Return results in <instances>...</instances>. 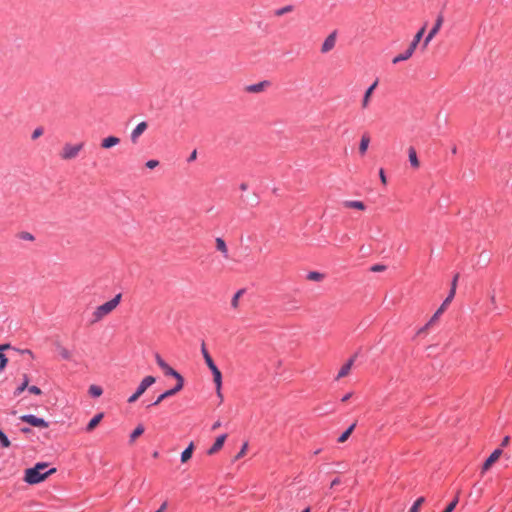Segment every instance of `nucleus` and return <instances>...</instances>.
Segmentation results:
<instances>
[{
    "label": "nucleus",
    "instance_id": "60",
    "mask_svg": "<svg viewBox=\"0 0 512 512\" xmlns=\"http://www.w3.org/2000/svg\"><path fill=\"white\" fill-rule=\"evenodd\" d=\"M24 352H25L26 354H30V355L32 354V352H31L30 350H25Z\"/></svg>",
    "mask_w": 512,
    "mask_h": 512
},
{
    "label": "nucleus",
    "instance_id": "51",
    "mask_svg": "<svg viewBox=\"0 0 512 512\" xmlns=\"http://www.w3.org/2000/svg\"><path fill=\"white\" fill-rule=\"evenodd\" d=\"M340 483H341L340 478L337 477L331 481L330 487L333 488Z\"/></svg>",
    "mask_w": 512,
    "mask_h": 512
},
{
    "label": "nucleus",
    "instance_id": "58",
    "mask_svg": "<svg viewBox=\"0 0 512 512\" xmlns=\"http://www.w3.org/2000/svg\"><path fill=\"white\" fill-rule=\"evenodd\" d=\"M158 456H159V453H158L157 451H155V452L153 453V457H154V458H157Z\"/></svg>",
    "mask_w": 512,
    "mask_h": 512
},
{
    "label": "nucleus",
    "instance_id": "59",
    "mask_svg": "<svg viewBox=\"0 0 512 512\" xmlns=\"http://www.w3.org/2000/svg\"><path fill=\"white\" fill-rule=\"evenodd\" d=\"M456 151H457L456 147H453V149H452V153H453V154H455V153H456Z\"/></svg>",
    "mask_w": 512,
    "mask_h": 512
},
{
    "label": "nucleus",
    "instance_id": "18",
    "mask_svg": "<svg viewBox=\"0 0 512 512\" xmlns=\"http://www.w3.org/2000/svg\"><path fill=\"white\" fill-rule=\"evenodd\" d=\"M414 52L415 51H413V48L408 47L403 53L395 56L392 60V63L397 64L399 62L408 60L413 55Z\"/></svg>",
    "mask_w": 512,
    "mask_h": 512
},
{
    "label": "nucleus",
    "instance_id": "12",
    "mask_svg": "<svg viewBox=\"0 0 512 512\" xmlns=\"http://www.w3.org/2000/svg\"><path fill=\"white\" fill-rule=\"evenodd\" d=\"M445 308L446 307L441 304V306L436 310L431 319L418 330L417 334H422L424 331H426L427 328L440 317V315L444 312Z\"/></svg>",
    "mask_w": 512,
    "mask_h": 512
},
{
    "label": "nucleus",
    "instance_id": "20",
    "mask_svg": "<svg viewBox=\"0 0 512 512\" xmlns=\"http://www.w3.org/2000/svg\"><path fill=\"white\" fill-rule=\"evenodd\" d=\"M425 30H426V26H423L417 33L416 35L414 36L412 42L410 43L409 45V48H413V51L416 50L418 44L420 43L424 33H425Z\"/></svg>",
    "mask_w": 512,
    "mask_h": 512
},
{
    "label": "nucleus",
    "instance_id": "42",
    "mask_svg": "<svg viewBox=\"0 0 512 512\" xmlns=\"http://www.w3.org/2000/svg\"><path fill=\"white\" fill-rule=\"evenodd\" d=\"M42 134H43V128H42V127H37V128L33 131L32 135H31V138H32L33 140H36V139H37V138H39Z\"/></svg>",
    "mask_w": 512,
    "mask_h": 512
},
{
    "label": "nucleus",
    "instance_id": "24",
    "mask_svg": "<svg viewBox=\"0 0 512 512\" xmlns=\"http://www.w3.org/2000/svg\"><path fill=\"white\" fill-rule=\"evenodd\" d=\"M193 449H194V445H193V442H191L188 445V447H186L184 449V451L181 453V462L182 463L187 462L191 458L192 453H193Z\"/></svg>",
    "mask_w": 512,
    "mask_h": 512
},
{
    "label": "nucleus",
    "instance_id": "23",
    "mask_svg": "<svg viewBox=\"0 0 512 512\" xmlns=\"http://www.w3.org/2000/svg\"><path fill=\"white\" fill-rule=\"evenodd\" d=\"M369 143H370V137L367 134H364L361 137L360 144H359L360 154L364 155L366 153Z\"/></svg>",
    "mask_w": 512,
    "mask_h": 512
},
{
    "label": "nucleus",
    "instance_id": "27",
    "mask_svg": "<svg viewBox=\"0 0 512 512\" xmlns=\"http://www.w3.org/2000/svg\"><path fill=\"white\" fill-rule=\"evenodd\" d=\"M144 430V426L142 424H139L129 436L130 443H133L137 439V437L141 436L144 433Z\"/></svg>",
    "mask_w": 512,
    "mask_h": 512
},
{
    "label": "nucleus",
    "instance_id": "17",
    "mask_svg": "<svg viewBox=\"0 0 512 512\" xmlns=\"http://www.w3.org/2000/svg\"><path fill=\"white\" fill-rule=\"evenodd\" d=\"M269 85L268 81H261L259 83L251 84L246 87V91L249 93H259L264 90L266 86Z\"/></svg>",
    "mask_w": 512,
    "mask_h": 512
},
{
    "label": "nucleus",
    "instance_id": "26",
    "mask_svg": "<svg viewBox=\"0 0 512 512\" xmlns=\"http://www.w3.org/2000/svg\"><path fill=\"white\" fill-rule=\"evenodd\" d=\"M408 156H409V162H410L411 166L414 167V168H418L419 167V161H418V158H417L416 151H415V149L413 147L409 148Z\"/></svg>",
    "mask_w": 512,
    "mask_h": 512
},
{
    "label": "nucleus",
    "instance_id": "25",
    "mask_svg": "<svg viewBox=\"0 0 512 512\" xmlns=\"http://www.w3.org/2000/svg\"><path fill=\"white\" fill-rule=\"evenodd\" d=\"M344 206L347 208H353V209H358V210L365 209V204L362 201H358V200L346 201L344 203Z\"/></svg>",
    "mask_w": 512,
    "mask_h": 512
},
{
    "label": "nucleus",
    "instance_id": "1",
    "mask_svg": "<svg viewBox=\"0 0 512 512\" xmlns=\"http://www.w3.org/2000/svg\"><path fill=\"white\" fill-rule=\"evenodd\" d=\"M48 464L39 462L34 467L25 470L24 481L30 485L38 484L45 480L50 474L55 471V468L46 470Z\"/></svg>",
    "mask_w": 512,
    "mask_h": 512
},
{
    "label": "nucleus",
    "instance_id": "54",
    "mask_svg": "<svg viewBox=\"0 0 512 512\" xmlns=\"http://www.w3.org/2000/svg\"><path fill=\"white\" fill-rule=\"evenodd\" d=\"M508 443H509V436H505V437L503 438V440H502L501 446H502V447H505V446H507V445H508Z\"/></svg>",
    "mask_w": 512,
    "mask_h": 512
},
{
    "label": "nucleus",
    "instance_id": "48",
    "mask_svg": "<svg viewBox=\"0 0 512 512\" xmlns=\"http://www.w3.org/2000/svg\"><path fill=\"white\" fill-rule=\"evenodd\" d=\"M489 299L493 307L496 308V295L494 290L490 293Z\"/></svg>",
    "mask_w": 512,
    "mask_h": 512
},
{
    "label": "nucleus",
    "instance_id": "21",
    "mask_svg": "<svg viewBox=\"0 0 512 512\" xmlns=\"http://www.w3.org/2000/svg\"><path fill=\"white\" fill-rule=\"evenodd\" d=\"M216 249L223 254L224 258L229 257L227 245L221 237L216 238Z\"/></svg>",
    "mask_w": 512,
    "mask_h": 512
},
{
    "label": "nucleus",
    "instance_id": "3",
    "mask_svg": "<svg viewBox=\"0 0 512 512\" xmlns=\"http://www.w3.org/2000/svg\"><path fill=\"white\" fill-rule=\"evenodd\" d=\"M201 353L203 355L205 363L207 364V366L209 367V369L211 370V372L213 374V380L216 385V390H217L218 395L220 396L221 395V385H222V374H221L220 370L218 369V367L216 366V364L214 363L209 352L207 351L204 343L202 344V347H201Z\"/></svg>",
    "mask_w": 512,
    "mask_h": 512
},
{
    "label": "nucleus",
    "instance_id": "28",
    "mask_svg": "<svg viewBox=\"0 0 512 512\" xmlns=\"http://www.w3.org/2000/svg\"><path fill=\"white\" fill-rule=\"evenodd\" d=\"M28 384H29V379H28V376L25 374L23 377V382L21 383V385H19L15 389L14 396H19L25 389L28 388Z\"/></svg>",
    "mask_w": 512,
    "mask_h": 512
},
{
    "label": "nucleus",
    "instance_id": "52",
    "mask_svg": "<svg viewBox=\"0 0 512 512\" xmlns=\"http://www.w3.org/2000/svg\"><path fill=\"white\" fill-rule=\"evenodd\" d=\"M351 397H352V392H349V393L345 394V395L341 398V401H342V402H346V401H348Z\"/></svg>",
    "mask_w": 512,
    "mask_h": 512
},
{
    "label": "nucleus",
    "instance_id": "44",
    "mask_svg": "<svg viewBox=\"0 0 512 512\" xmlns=\"http://www.w3.org/2000/svg\"><path fill=\"white\" fill-rule=\"evenodd\" d=\"M435 34L433 32H430L427 34L423 41V47H427V45L430 43V41L434 38Z\"/></svg>",
    "mask_w": 512,
    "mask_h": 512
},
{
    "label": "nucleus",
    "instance_id": "53",
    "mask_svg": "<svg viewBox=\"0 0 512 512\" xmlns=\"http://www.w3.org/2000/svg\"><path fill=\"white\" fill-rule=\"evenodd\" d=\"M167 508V502H164L155 512H164Z\"/></svg>",
    "mask_w": 512,
    "mask_h": 512
},
{
    "label": "nucleus",
    "instance_id": "7",
    "mask_svg": "<svg viewBox=\"0 0 512 512\" xmlns=\"http://www.w3.org/2000/svg\"><path fill=\"white\" fill-rule=\"evenodd\" d=\"M155 360L157 365L163 370L165 375L172 376L176 380L184 379L180 373H178L175 369H173L171 366H169L165 360L160 356V354H155Z\"/></svg>",
    "mask_w": 512,
    "mask_h": 512
},
{
    "label": "nucleus",
    "instance_id": "2",
    "mask_svg": "<svg viewBox=\"0 0 512 512\" xmlns=\"http://www.w3.org/2000/svg\"><path fill=\"white\" fill-rule=\"evenodd\" d=\"M121 297V293H118L111 300L98 306L92 314L93 318L91 320V323H96L100 321L103 317L111 313L119 305Z\"/></svg>",
    "mask_w": 512,
    "mask_h": 512
},
{
    "label": "nucleus",
    "instance_id": "15",
    "mask_svg": "<svg viewBox=\"0 0 512 512\" xmlns=\"http://www.w3.org/2000/svg\"><path fill=\"white\" fill-rule=\"evenodd\" d=\"M354 360H355V356L351 357L342 367L341 369L339 370L337 376H336V380H339L340 378H343L345 376L348 375V373L350 372L351 370V367L353 366V363H354Z\"/></svg>",
    "mask_w": 512,
    "mask_h": 512
},
{
    "label": "nucleus",
    "instance_id": "11",
    "mask_svg": "<svg viewBox=\"0 0 512 512\" xmlns=\"http://www.w3.org/2000/svg\"><path fill=\"white\" fill-rule=\"evenodd\" d=\"M226 438H227V434H221V435H219V436L216 438V440H215L214 444H213V445L208 449L207 453H208L209 455H213V454H215L217 451H219V450L223 447V444H224V442H225Z\"/></svg>",
    "mask_w": 512,
    "mask_h": 512
},
{
    "label": "nucleus",
    "instance_id": "45",
    "mask_svg": "<svg viewBox=\"0 0 512 512\" xmlns=\"http://www.w3.org/2000/svg\"><path fill=\"white\" fill-rule=\"evenodd\" d=\"M435 34L433 32H430L427 34L423 41V47H427V45L430 43V41L434 38Z\"/></svg>",
    "mask_w": 512,
    "mask_h": 512
},
{
    "label": "nucleus",
    "instance_id": "35",
    "mask_svg": "<svg viewBox=\"0 0 512 512\" xmlns=\"http://www.w3.org/2000/svg\"><path fill=\"white\" fill-rule=\"evenodd\" d=\"M294 7L292 5H286L284 7H281V8H278L275 10L274 14L276 16H282L286 13H289L291 11H293Z\"/></svg>",
    "mask_w": 512,
    "mask_h": 512
},
{
    "label": "nucleus",
    "instance_id": "16",
    "mask_svg": "<svg viewBox=\"0 0 512 512\" xmlns=\"http://www.w3.org/2000/svg\"><path fill=\"white\" fill-rule=\"evenodd\" d=\"M378 81L376 80L372 85H370L367 90L364 93L363 99H362V108H367L369 106L370 97L377 87Z\"/></svg>",
    "mask_w": 512,
    "mask_h": 512
},
{
    "label": "nucleus",
    "instance_id": "41",
    "mask_svg": "<svg viewBox=\"0 0 512 512\" xmlns=\"http://www.w3.org/2000/svg\"><path fill=\"white\" fill-rule=\"evenodd\" d=\"M458 503V498L453 499L443 512H452Z\"/></svg>",
    "mask_w": 512,
    "mask_h": 512
},
{
    "label": "nucleus",
    "instance_id": "14",
    "mask_svg": "<svg viewBox=\"0 0 512 512\" xmlns=\"http://www.w3.org/2000/svg\"><path fill=\"white\" fill-rule=\"evenodd\" d=\"M458 278H459V274H456L453 279H452V282H451V289L447 295V297L445 298V300L443 301L442 305H444L445 307L453 300L454 296H455V292H456V286H457V281H458Z\"/></svg>",
    "mask_w": 512,
    "mask_h": 512
},
{
    "label": "nucleus",
    "instance_id": "29",
    "mask_svg": "<svg viewBox=\"0 0 512 512\" xmlns=\"http://www.w3.org/2000/svg\"><path fill=\"white\" fill-rule=\"evenodd\" d=\"M356 427V423H353L351 424L339 437H338V442L340 443H343L345 442L348 437L350 436V434L352 433V431L354 430V428Z\"/></svg>",
    "mask_w": 512,
    "mask_h": 512
},
{
    "label": "nucleus",
    "instance_id": "5",
    "mask_svg": "<svg viewBox=\"0 0 512 512\" xmlns=\"http://www.w3.org/2000/svg\"><path fill=\"white\" fill-rule=\"evenodd\" d=\"M84 144L78 143V144H65L62 152L60 154L61 158L63 160H71L78 156L79 152L83 149Z\"/></svg>",
    "mask_w": 512,
    "mask_h": 512
},
{
    "label": "nucleus",
    "instance_id": "49",
    "mask_svg": "<svg viewBox=\"0 0 512 512\" xmlns=\"http://www.w3.org/2000/svg\"><path fill=\"white\" fill-rule=\"evenodd\" d=\"M379 176H380L381 182L385 185L387 183V180H386V175H385V172L383 169H380Z\"/></svg>",
    "mask_w": 512,
    "mask_h": 512
},
{
    "label": "nucleus",
    "instance_id": "50",
    "mask_svg": "<svg viewBox=\"0 0 512 512\" xmlns=\"http://www.w3.org/2000/svg\"><path fill=\"white\" fill-rule=\"evenodd\" d=\"M196 158H197V151H196V150H193V151H192V153L190 154V156L188 157L187 161H188V162H192V161H194Z\"/></svg>",
    "mask_w": 512,
    "mask_h": 512
},
{
    "label": "nucleus",
    "instance_id": "36",
    "mask_svg": "<svg viewBox=\"0 0 512 512\" xmlns=\"http://www.w3.org/2000/svg\"><path fill=\"white\" fill-rule=\"evenodd\" d=\"M0 444L3 448H8L11 445V442L7 435L0 429Z\"/></svg>",
    "mask_w": 512,
    "mask_h": 512
},
{
    "label": "nucleus",
    "instance_id": "37",
    "mask_svg": "<svg viewBox=\"0 0 512 512\" xmlns=\"http://www.w3.org/2000/svg\"><path fill=\"white\" fill-rule=\"evenodd\" d=\"M425 502L424 497H419L411 506L409 512H419L420 506Z\"/></svg>",
    "mask_w": 512,
    "mask_h": 512
},
{
    "label": "nucleus",
    "instance_id": "6",
    "mask_svg": "<svg viewBox=\"0 0 512 512\" xmlns=\"http://www.w3.org/2000/svg\"><path fill=\"white\" fill-rule=\"evenodd\" d=\"M183 386H184V379L177 380V383L173 388L168 389V390L164 391L162 394H160L152 404L148 405V407L156 406V405L160 404L164 399L171 397V396L175 395L176 393H178L180 390H182Z\"/></svg>",
    "mask_w": 512,
    "mask_h": 512
},
{
    "label": "nucleus",
    "instance_id": "19",
    "mask_svg": "<svg viewBox=\"0 0 512 512\" xmlns=\"http://www.w3.org/2000/svg\"><path fill=\"white\" fill-rule=\"evenodd\" d=\"M120 139L116 136H109L104 138L101 142V147L104 149L112 148L113 146L119 144Z\"/></svg>",
    "mask_w": 512,
    "mask_h": 512
},
{
    "label": "nucleus",
    "instance_id": "31",
    "mask_svg": "<svg viewBox=\"0 0 512 512\" xmlns=\"http://www.w3.org/2000/svg\"><path fill=\"white\" fill-rule=\"evenodd\" d=\"M88 392H89L90 396H92V397L96 398V397H99V396H101V395H102L103 390H102V388H101L100 386H98V385H91V386L89 387Z\"/></svg>",
    "mask_w": 512,
    "mask_h": 512
},
{
    "label": "nucleus",
    "instance_id": "10",
    "mask_svg": "<svg viewBox=\"0 0 512 512\" xmlns=\"http://www.w3.org/2000/svg\"><path fill=\"white\" fill-rule=\"evenodd\" d=\"M148 127L147 122H140L131 132L130 139L131 142L136 144L138 142L139 137L146 131Z\"/></svg>",
    "mask_w": 512,
    "mask_h": 512
},
{
    "label": "nucleus",
    "instance_id": "13",
    "mask_svg": "<svg viewBox=\"0 0 512 512\" xmlns=\"http://www.w3.org/2000/svg\"><path fill=\"white\" fill-rule=\"evenodd\" d=\"M502 450L500 448L495 449L490 456L485 460L482 469L488 470L491 465L501 456Z\"/></svg>",
    "mask_w": 512,
    "mask_h": 512
},
{
    "label": "nucleus",
    "instance_id": "55",
    "mask_svg": "<svg viewBox=\"0 0 512 512\" xmlns=\"http://www.w3.org/2000/svg\"><path fill=\"white\" fill-rule=\"evenodd\" d=\"M240 189H241L242 191H246V190L248 189V185H247L246 183H242V184L240 185Z\"/></svg>",
    "mask_w": 512,
    "mask_h": 512
},
{
    "label": "nucleus",
    "instance_id": "47",
    "mask_svg": "<svg viewBox=\"0 0 512 512\" xmlns=\"http://www.w3.org/2000/svg\"><path fill=\"white\" fill-rule=\"evenodd\" d=\"M247 446H248V444H247V443H244V444H243V446H242L241 450L239 451V453H238V454L236 455V457H235V458H236V460H237V459H240L242 456H244V455H245L246 450H247Z\"/></svg>",
    "mask_w": 512,
    "mask_h": 512
},
{
    "label": "nucleus",
    "instance_id": "9",
    "mask_svg": "<svg viewBox=\"0 0 512 512\" xmlns=\"http://www.w3.org/2000/svg\"><path fill=\"white\" fill-rule=\"evenodd\" d=\"M336 38H337V32L336 31H333L332 33H330L326 37V39L324 40V42H323V44L321 46V52L322 53H328L329 51H331L335 47Z\"/></svg>",
    "mask_w": 512,
    "mask_h": 512
},
{
    "label": "nucleus",
    "instance_id": "56",
    "mask_svg": "<svg viewBox=\"0 0 512 512\" xmlns=\"http://www.w3.org/2000/svg\"><path fill=\"white\" fill-rule=\"evenodd\" d=\"M221 425V423L219 421L215 422L213 425H212V429L215 430L217 428H219Z\"/></svg>",
    "mask_w": 512,
    "mask_h": 512
},
{
    "label": "nucleus",
    "instance_id": "43",
    "mask_svg": "<svg viewBox=\"0 0 512 512\" xmlns=\"http://www.w3.org/2000/svg\"><path fill=\"white\" fill-rule=\"evenodd\" d=\"M145 165L149 169H154L155 167H157L159 165V161L151 159V160H148Z\"/></svg>",
    "mask_w": 512,
    "mask_h": 512
},
{
    "label": "nucleus",
    "instance_id": "4",
    "mask_svg": "<svg viewBox=\"0 0 512 512\" xmlns=\"http://www.w3.org/2000/svg\"><path fill=\"white\" fill-rule=\"evenodd\" d=\"M155 382L156 378L154 376H146L143 378L136 391L128 398V403H134Z\"/></svg>",
    "mask_w": 512,
    "mask_h": 512
},
{
    "label": "nucleus",
    "instance_id": "38",
    "mask_svg": "<svg viewBox=\"0 0 512 512\" xmlns=\"http://www.w3.org/2000/svg\"><path fill=\"white\" fill-rule=\"evenodd\" d=\"M17 237L23 241H33L35 238L30 232L22 231L18 233Z\"/></svg>",
    "mask_w": 512,
    "mask_h": 512
},
{
    "label": "nucleus",
    "instance_id": "40",
    "mask_svg": "<svg viewBox=\"0 0 512 512\" xmlns=\"http://www.w3.org/2000/svg\"><path fill=\"white\" fill-rule=\"evenodd\" d=\"M27 390H28L31 394H34V395H41V394H42L41 389H40L38 386H35V385H31V386H29V385H28Z\"/></svg>",
    "mask_w": 512,
    "mask_h": 512
},
{
    "label": "nucleus",
    "instance_id": "39",
    "mask_svg": "<svg viewBox=\"0 0 512 512\" xmlns=\"http://www.w3.org/2000/svg\"><path fill=\"white\" fill-rule=\"evenodd\" d=\"M59 354L64 360H70L71 359V353L68 349L64 347L59 348Z\"/></svg>",
    "mask_w": 512,
    "mask_h": 512
},
{
    "label": "nucleus",
    "instance_id": "22",
    "mask_svg": "<svg viewBox=\"0 0 512 512\" xmlns=\"http://www.w3.org/2000/svg\"><path fill=\"white\" fill-rule=\"evenodd\" d=\"M103 413H98L96 414L87 424L86 426V431L87 432H90L92 431L98 424L99 422L102 420L103 418Z\"/></svg>",
    "mask_w": 512,
    "mask_h": 512
},
{
    "label": "nucleus",
    "instance_id": "57",
    "mask_svg": "<svg viewBox=\"0 0 512 512\" xmlns=\"http://www.w3.org/2000/svg\"><path fill=\"white\" fill-rule=\"evenodd\" d=\"M30 431H31V429L28 427L21 428V432H23V433H29Z\"/></svg>",
    "mask_w": 512,
    "mask_h": 512
},
{
    "label": "nucleus",
    "instance_id": "33",
    "mask_svg": "<svg viewBox=\"0 0 512 512\" xmlns=\"http://www.w3.org/2000/svg\"><path fill=\"white\" fill-rule=\"evenodd\" d=\"M443 20H444L443 15L442 14L438 15L436 22H435L434 26L432 27V29L430 30V32H433V34L436 35L443 24Z\"/></svg>",
    "mask_w": 512,
    "mask_h": 512
},
{
    "label": "nucleus",
    "instance_id": "8",
    "mask_svg": "<svg viewBox=\"0 0 512 512\" xmlns=\"http://www.w3.org/2000/svg\"><path fill=\"white\" fill-rule=\"evenodd\" d=\"M20 419L23 422H26L29 425L34 426V427L47 428L49 426V423L45 419L37 417L34 414L22 415L20 417Z\"/></svg>",
    "mask_w": 512,
    "mask_h": 512
},
{
    "label": "nucleus",
    "instance_id": "61",
    "mask_svg": "<svg viewBox=\"0 0 512 512\" xmlns=\"http://www.w3.org/2000/svg\"><path fill=\"white\" fill-rule=\"evenodd\" d=\"M302 512H310V508H305Z\"/></svg>",
    "mask_w": 512,
    "mask_h": 512
},
{
    "label": "nucleus",
    "instance_id": "34",
    "mask_svg": "<svg viewBox=\"0 0 512 512\" xmlns=\"http://www.w3.org/2000/svg\"><path fill=\"white\" fill-rule=\"evenodd\" d=\"M245 292L244 289H240L238 290L234 296L232 297V300H231V306L233 308H237L238 305H239V298L243 295V293Z\"/></svg>",
    "mask_w": 512,
    "mask_h": 512
},
{
    "label": "nucleus",
    "instance_id": "46",
    "mask_svg": "<svg viewBox=\"0 0 512 512\" xmlns=\"http://www.w3.org/2000/svg\"><path fill=\"white\" fill-rule=\"evenodd\" d=\"M386 269V266L382 264H375L371 267L372 272H382Z\"/></svg>",
    "mask_w": 512,
    "mask_h": 512
},
{
    "label": "nucleus",
    "instance_id": "30",
    "mask_svg": "<svg viewBox=\"0 0 512 512\" xmlns=\"http://www.w3.org/2000/svg\"><path fill=\"white\" fill-rule=\"evenodd\" d=\"M8 348V345H0V351ZM8 363V358L5 354L0 352V371H3Z\"/></svg>",
    "mask_w": 512,
    "mask_h": 512
},
{
    "label": "nucleus",
    "instance_id": "32",
    "mask_svg": "<svg viewBox=\"0 0 512 512\" xmlns=\"http://www.w3.org/2000/svg\"><path fill=\"white\" fill-rule=\"evenodd\" d=\"M324 278V275L320 272H317V271H310L308 274H307V279L310 280V281H316V282H319L321 281L322 279Z\"/></svg>",
    "mask_w": 512,
    "mask_h": 512
}]
</instances>
